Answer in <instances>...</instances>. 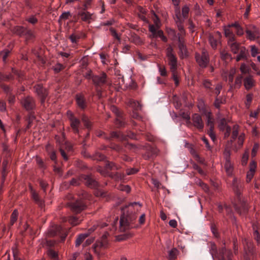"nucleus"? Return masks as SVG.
Masks as SVG:
<instances>
[{"mask_svg":"<svg viewBox=\"0 0 260 260\" xmlns=\"http://www.w3.org/2000/svg\"><path fill=\"white\" fill-rule=\"evenodd\" d=\"M175 23L179 31V32L177 34L179 55L181 58H186L189 55L184 40L186 32L183 25V20L180 17L179 11H176V19H175Z\"/></svg>","mask_w":260,"mask_h":260,"instance_id":"nucleus-1","label":"nucleus"},{"mask_svg":"<svg viewBox=\"0 0 260 260\" xmlns=\"http://www.w3.org/2000/svg\"><path fill=\"white\" fill-rule=\"evenodd\" d=\"M166 56L170 66V70L174 72L177 69V59L174 53V49L170 45L166 49Z\"/></svg>","mask_w":260,"mask_h":260,"instance_id":"nucleus-2","label":"nucleus"},{"mask_svg":"<svg viewBox=\"0 0 260 260\" xmlns=\"http://www.w3.org/2000/svg\"><path fill=\"white\" fill-rule=\"evenodd\" d=\"M196 61L202 68H206L209 62V58L207 51L205 49H203L201 54L196 53Z\"/></svg>","mask_w":260,"mask_h":260,"instance_id":"nucleus-3","label":"nucleus"},{"mask_svg":"<svg viewBox=\"0 0 260 260\" xmlns=\"http://www.w3.org/2000/svg\"><path fill=\"white\" fill-rule=\"evenodd\" d=\"M67 114L70 121V125L75 133H79V126L80 124V121L79 119L75 117L71 111H68Z\"/></svg>","mask_w":260,"mask_h":260,"instance_id":"nucleus-4","label":"nucleus"},{"mask_svg":"<svg viewBox=\"0 0 260 260\" xmlns=\"http://www.w3.org/2000/svg\"><path fill=\"white\" fill-rule=\"evenodd\" d=\"M92 80L93 84L96 86H101L106 83L107 75L103 73L99 75H93Z\"/></svg>","mask_w":260,"mask_h":260,"instance_id":"nucleus-5","label":"nucleus"},{"mask_svg":"<svg viewBox=\"0 0 260 260\" xmlns=\"http://www.w3.org/2000/svg\"><path fill=\"white\" fill-rule=\"evenodd\" d=\"M232 187L235 194L239 197L243 189V183L241 181L237 178L234 177L232 181Z\"/></svg>","mask_w":260,"mask_h":260,"instance_id":"nucleus-6","label":"nucleus"},{"mask_svg":"<svg viewBox=\"0 0 260 260\" xmlns=\"http://www.w3.org/2000/svg\"><path fill=\"white\" fill-rule=\"evenodd\" d=\"M61 234L60 239L61 241H63L67 234L63 231L62 228L60 225H56L54 227H53L52 229L49 231V235L53 236L55 235Z\"/></svg>","mask_w":260,"mask_h":260,"instance_id":"nucleus-7","label":"nucleus"},{"mask_svg":"<svg viewBox=\"0 0 260 260\" xmlns=\"http://www.w3.org/2000/svg\"><path fill=\"white\" fill-rule=\"evenodd\" d=\"M36 92L41 99L42 104L45 102L46 98L48 95V92L41 84H38L35 86Z\"/></svg>","mask_w":260,"mask_h":260,"instance_id":"nucleus-8","label":"nucleus"},{"mask_svg":"<svg viewBox=\"0 0 260 260\" xmlns=\"http://www.w3.org/2000/svg\"><path fill=\"white\" fill-rule=\"evenodd\" d=\"M192 121L194 127L199 130H202L204 128V122L201 116L198 114H194L192 116Z\"/></svg>","mask_w":260,"mask_h":260,"instance_id":"nucleus-9","label":"nucleus"},{"mask_svg":"<svg viewBox=\"0 0 260 260\" xmlns=\"http://www.w3.org/2000/svg\"><path fill=\"white\" fill-rule=\"evenodd\" d=\"M81 179L83 180L85 184L91 188H95L98 185V182L90 175H82Z\"/></svg>","mask_w":260,"mask_h":260,"instance_id":"nucleus-10","label":"nucleus"},{"mask_svg":"<svg viewBox=\"0 0 260 260\" xmlns=\"http://www.w3.org/2000/svg\"><path fill=\"white\" fill-rule=\"evenodd\" d=\"M21 102L22 106L27 110H31L35 107V102L31 97H25L21 100Z\"/></svg>","mask_w":260,"mask_h":260,"instance_id":"nucleus-11","label":"nucleus"},{"mask_svg":"<svg viewBox=\"0 0 260 260\" xmlns=\"http://www.w3.org/2000/svg\"><path fill=\"white\" fill-rule=\"evenodd\" d=\"M85 205L82 201H77L71 205L72 210L76 213L81 212L85 208Z\"/></svg>","mask_w":260,"mask_h":260,"instance_id":"nucleus-12","label":"nucleus"},{"mask_svg":"<svg viewBox=\"0 0 260 260\" xmlns=\"http://www.w3.org/2000/svg\"><path fill=\"white\" fill-rule=\"evenodd\" d=\"M236 70L235 68H232L229 72H225L222 76L226 81H228L229 83L233 82L234 80V77L236 74Z\"/></svg>","mask_w":260,"mask_h":260,"instance_id":"nucleus-13","label":"nucleus"},{"mask_svg":"<svg viewBox=\"0 0 260 260\" xmlns=\"http://www.w3.org/2000/svg\"><path fill=\"white\" fill-rule=\"evenodd\" d=\"M94 230V229H90L89 230L88 232L81 234L78 236V237L76 238V241H75V246L76 247L79 246L84 241V240L89 236L90 234L93 232Z\"/></svg>","mask_w":260,"mask_h":260,"instance_id":"nucleus-14","label":"nucleus"},{"mask_svg":"<svg viewBox=\"0 0 260 260\" xmlns=\"http://www.w3.org/2000/svg\"><path fill=\"white\" fill-rule=\"evenodd\" d=\"M189 10H190V9H189V8L188 7V6H187V5L184 6L182 8L181 15H182V18H181L179 9V8L176 9L175 11V16L174 17V20H175V19H176V11H179V14H180V17L184 21V20L186 19L188 17Z\"/></svg>","mask_w":260,"mask_h":260,"instance_id":"nucleus-15","label":"nucleus"},{"mask_svg":"<svg viewBox=\"0 0 260 260\" xmlns=\"http://www.w3.org/2000/svg\"><path fill=\"white\" fill-rule=\"evenodd\" d=\"M119 223L120 229L121 231H124L129 228V222L124 214L121 216Z\"/></svg>","mask_w":260,"mask_h":260,"instance_id":"nucleus-16","label":"nucleus"},{"mask_svg":"<svg viewBox=\"0 0 260 260\" xmlns=\"http://www.w3.org/2000/svg\"><path fill=\"white\" fill-rule=\"evenodd\" d=\"M255 81L252 76H249L244 79V85L246 89L249 90L254 86Z\"/></svg>","mask_w":260,"mask_h":260,"instance_id":"nucleus-17","label":"nucleus"},{"mask_svg":"<svg viewBox=\"0 0 260 260\" xmlns=\"http://www.w3.org/2000/svg\"><path fill=\"white\" fill-rule=\"evenodd\" d=\"M76 101L78 106L81 109H84L86 107V103L84 96L81 94H77Z\"/></svg>","mask_w":260,"mask_h":260,"instance_id":"nucleus-18","label":"nucleus"},{"mask_svg":"<svg viewBox=\"0 0 260 260\" xmlns=\"http://www.w3.org/2000/svg\"><path fill=\"white\" fill-rule=\"evenodd\" d=\"M224 36L228 39V41H232L235 40V35L231 28L228 26H224L223 27Z\"/></svg>","mask_w":260,"mask_h":260,"instance_id":"nucleus-19","label":"nucleus"},{"mask_svg":"<svg viewBox=\"0 0 260 260\" xmlns=\"http://www.w3.org/2000/svg\"><path fill=\"white\" fill-rule=\"evenodd\" d=\"M78 14L81 17V20L85 22H89V20L91 19L92 15L90 12L84 10L78 12Z\"/></svg>","mask_w":260,"mask_h":260,"instance_id":"nucleus-20","label":"nucleus"},{"mask_svg":"<svg viewBox=\"0 0 260 260\" xmlns=\"http://www.w3.org/2000/svg\"><path fill=\"white\" fill-rule=\"evenodd\" d=\"M207 118V125L209 127V128H214V119L212 116V113L210 112H207L205 114Z\"/></svg>","mask_w":260,"mask_h":260,"instance_id":"nucleus-21","label":"nucleus"},{"mask_svg":"<svg viewBox=\"0 0 260 260\" xmlns=\"http://www.w3.org/2000/svg\"><path fill=\"white\" fill-rule=\"evenodd\" d=\"M224 169L228 176H231L234 170V166L231 161H225Z\"/></svg>","mask_w":260,"mask_h":260,"instance_id":"nucleus-22","label":"nucleus"},{"mask_svg":"<svg viewBox=\"0 0 260 260\" xmlns=\"http://www.w3.org/2000/svg\"><path fill=\"white\" fill-rule=\"evenodd\" d=\"M228 45L230 46L231 51L235 54L238 52L239 50V44L234 41H228Z\"/></svg>","mask_w":260,"mask_h":260,"instance_id":"nucleus-23","label":"nucleus"},{"mask_svg":"<svg viewBox=\"0 0 260 260\" xmlns=\"http://www.w3.org/2000/svg\"><path fill=\"white\" fill-rule=\"evenodd\" d=\"M128 105L132 107L135 111L141 110L142 105L138 101L130 100L128 102Z\"/></svg>","mask_w":260,"mask_h":260,"instance_id":"nucleus-24","label":"nucleus"},{"mask_svg":"<svg viewBox=\"0 0 260 260\" xmlns=\"http://www.w3.org/2000/svg\"><path fill=\"white\" fill-rule=\"evenodd\" d=\"M46 151L50 155V157L52 160H55L56 159V153L54 151L52 145L50 144H48L46 147Z\"/></svg>","mask_w":260,"mask_h":260,"instance_id":"nucleus-25","label":"nucleus"},{"mask_svg":"<svg viewBox=\"0 0 260 260\" xmlns=\"http://www.w3.org/2000/svg\"><path fill=\"white\" fill-rule=\"evenodd\" d=\"M248 54V51L245 47H242L240 49V53L236 57V61H239V60L245 59L246 58Z\"/></svg>","mask_w":260,"mask_h":260,"instance_id":"nucleus-26","label":"nucleus"},{"mask_svg":"<svg viewBox=\"0 0 260 260\" xmlns=\"http://www.w3.org/2000/svg\"><path fill=\"white\" fill-rule=\"evenodd\" d=\"M26 28L23 26H17L14 27V31L17 35L22 36L24 35V34L26 31Z\"/></svg>","mask_w":260,"mask_h":260,"instance_id":"nucleus-27","label":"nucleus"},{"mask_svg":"<svg viewBox=\"0 0 260 260\" xmlns=\"http://www.w3.org/2000/svg\"><path fill=\"white\" fill-rule=\"evenodd\" d=\"M229 120L224 118H221L218 122V127L220 131H224L225 127L228 126L227 122Z\"/></svg>","mask_w":260,"mask_h":260,"instance_id":"nucleus-28","label":"nucleus"},{"mask_svg":"<svg viewBox=\"0 0 260 260\" xmlns=\"http://www.w3.org/2000/svg\"><path fill=\"white\" fill-rule=\"evenodd\" d=\"M31 196L35 201L40 206L43 205V202L39 198L37 193H36L32 188H31Z\"/></svg>","mask_w":260,"mask_h":260,"instance_id":"nucleus-29","label":"nucleus"},{"mask_svg":"<svg viewBox=\"0 0 260 260\" xmlns=\"http://www.w3.org/2000/svg\"><path fill=\"white\" fill-rule=\"evenodd\" d=\"M246 33L247 36V38L250 40H254L255 38L258 37V32L256 30L252 31L250 30H247Z\"/></svg>","mask_w":260,"mask_h":260,"instance_id":"nucleus-30","label":"nucleus"},{"mask_svg":"<svg viewBox=\"0 0 260 260\" xmlns=\"http://www.w3.org/2000/svg\"><path fill=\"white\" fill-rule=\"evenodd\" d=\"M198 108L201 112L204 114L206 113V107L204 101L203 100H200L198 104Z\"/></svg>","mask_w":260,"mask_h":260,"instance_id":"nucleus-31","label":"nucleus"},{"mask_svg":"<svg viewBox=\"0 0 260 260\" xmlns=\"http://www.w3.org/2000/svg\"><path fill=\"white\" fill-rule=\"evenodd\" d=\"M159 28V27H157L156 26L154 25H149V30L152 33V35L151 36L152 37H157L156 32L158 30Z\"/></svg>","mask_w":260,"mask_h":260,"instance_id":"nucleus-32","label":"nucleus"},{"mask_svg":"<svg viewBox=\"0 0 260 260\" xmlns=\"http://www.w3.org/2000/svg\"><path fill=\"white\" fill-rule=\"evenodd\" d=\"M124 121L122 115L117 117L115 120V124L118 127H121L124 125Z\"/></svg>","mask_w":260,"mask_h":260,"instance_id":"nucleus-33","label":"nucleus"},{"mask_svg":"<svg viewBox=\"0 0 260 260\" xmlns=\"http://www.w3.org/2000/svg\"><path fill=\"white\" fill-rule=\"evenodd\" d=\"M178 250L176 248L172 249L169 252V257L170 259H174L176 258Z\"/></svg>","mask_w":260,"mask_h":260,"instance_id":"nucleus-34","label":"nucleus"},{"mask_svg":"<svg viewBox=\"0 0 260 260\" xmlns=\"http://www.w3.org/2000/svg\"><path fill=\"white\" fill-rule=\"evenodd\" d=\"M26 21L32 24H35L38 22V19L36 15H30L26 18Z\"/></svg>","mask_w":260,"mask_h":260,"instance_id":"nucleus-35","label":"nucleus"},{"mask_svg":"<svg viewBox=\"0 0 260 260\" xmlns=\"http://www.w3.org/2000/svg\"><path fill=\"white\" fill-rule=\"evenodd\" d=\"M209 41L212 48H216L217 45V41L212 36H209Z\"/></svg>","mask_w":260,"mask_h":260,"instance_id":"nucleus-36","label":"nucleus"},{"mask_svg":"<svg viewBox=\"0 0 260 260\" xmlns=\"http://www.w3.org/2000/svg\"><path fill=\"white\" fill-rule=\"evenodd\" d=\"M180 115L184 119L187 120V123H190V113L187 112H181Z\"/></svg>","mask_w":260,"mask_h":260,"instance_id":"nucleus-37","label":"nucleus"},{"mask_svg":"<svg viewBox=\"0 0 260 260\" xmlns=\"http://www.w3.org/2000/svg\"><path fill=\"white\" fill-rule=\"evenodd\" d=\"M18 215V212L16 210H15L12 213L11 217V225L13 224L16 221Z\"/></svg>","mask_w":260,"mask_h":260,"instance_id":"nucleus-38","label":"nucleus"},{"mask_svg":"<svg viewBox=\"0 0 260 260\" xmlns=\"http://www.w3.org/2000/svg\"><path fill=\"white\" fill-rule=\"evenodd\" d=\"M223 157L225 161H231V151L228 148H225L223 152Z\"/></svg>","mask_w":260,"mask_h":260,"instance_id":"nucleus-39","label":"nucleus"},{"mask_svg":"<svg viewBox=\"0 0 260 260\" xmlns=\"http://www.w3.org/2000/svg\"><path fill=\"white\" fill-rule=\"evenodd\" d=\"M92 159L96 160L98 161L103 160L105 158V156L100 152H96L93 156H92Z\"/></svg>","mask_w":260,"mask_h":260,"instance_id":"nucleus-40","label":"nucleus"},{"mask_svg":"<svg viewBox=\"0 0 260 260\" xmlns=\"http://www.w3.org/2000/svg\"><path fill=\"white\" fill-rule=\"evenodd\" d=\"M80 39V37L75 34H72L69 37V39L73 44H76Z\"/></svg>","mask_w":260,"mask_h":260,"instance_id":"nucleus-41","label":"nucleus"},{"mask_svg":"<svg viewBox=\"0 0 260 260\" xmlns=\"http://www.w3.org/2000/svg\"><path fill=\"white\" fill-rule=\"evenodd\" d=\"M220 55L223 60H231L232 58L231 55L225 51H221Z\"/></svg>","mask_w":260,"mask_h":260,"instance_id":"nucleus-42","label":"nucleus"},{"mask_svg":"<svg viewBox=\"0 0 260 260\" xmlns=\"http://www.w3.org/2000/svg\"><path fill=\"white\" fill-rule=\"evenodd\" d=\"M248 157V151H246L243 154L241 160V163L243 166H245L247 164Z\"/></svg>","mask_w":260,"mask_h":260,"instance_id":"nucleus-43","label":"nucleus"},{"mask_svg":"<svg viewBox=\"0 0 260 260\" xmlns=\"http://www.w3.org/2000/svg\"><path fill=\"white\" fill-rule=\"evenodd\" d=\"M157 37H159L161 40L165 42H167L168 41V39L166 36L164 35V32L162 30L160 29H158L156 32Z\"/></svg>","mask_w":260,"mask_h":260,"instance_id":"nucleus-44","label":"nucleus"},{"mask_svg":"<svg viewBox=\"0 0 260 260\" xmlns=\"http://www.w3.org/2000/svg\"><path fill=\"white\" fill-rule=\"evenodd\" d=\"M71 16L70 12H64L59 16V21L68 19Z\"/></svg>","mask_w":260,"mask_h":260,"instance_id":"nucleus-45","label":"nucleus"},{"mask_svg":"<svg viewBox=\"0 0 260 260\" xmlns=\"http://www.w3.org/2000/svg\"><path fill=\"white\" fill-rule=\"evenodd\" d=\"M238 129L239 126L238 125H235L233 126V131L232 132V139L234 140L236 139L238 135Z\"/></svg>","mask_w":260,"mask_h":260,"instance_id":"nucleus-46","label":"nucleus"},{"mask_svg":"<svg viewBox=\"0 0 260 260\" xmlns=\"http://www.w3.org/2000/svg\"><path fill=\"white\" fill-rule=\"evenodd\" d=\"M223 103V100L222 98H221L220 97L216 98L215 99V102L214 103V105L216 108L219 109V108L220 107V105Z\"/></svg>","mask_w":260,"mask_h":260,"instance_id":"nucleus-47","label":"nucleus"},{"mask_svg":"<svg viewBox=\"0 0 260 260\" xmlns=\"http://www.w3.org/2000/svg\"><path fill=\"white\" fill-rule=\"evenodd\" d=\"M82 121L84 122V125L87 128H89L91 126L90 122L89 121L88 117H87L86 115H82Z\"/></svg>","mask_w":260,"mask_h":260,"instance_id":"nucleus-48","label":"nucleus"},{"mask_svg":"<svg viewBox=\"0 0 260 260\" xmlns=\"http://www.w3.org/2000/svg\"><path fill=\"white\" fill-rule=\"evenodd\" d=\"M106 167L110 170H117L118 169V167L113 162H108L107 163L106 165Z\"/></svg>","mask_w":260,"mask_h":260,"instance_id":"nucleus-49","label":"nucleus"},{"mask_svg":"<svg viewBox=\"0 0 260 260\" xmlns=\"http://www.w3.org/2000/svg\"><path fill=\"white\" fill-rule=\"evenodd\" d=\"M24 36H25L26 39H31L34 37V34L32 31L27 28L26 29V31Z\"/></svg>","mask_w":260,"mask_h":260,"instance_id":"nucleus-50","label":"nucleus"},{"mask_svg":"<svg viewBox=\"0 0 260 260\" xmlns=\"http://www.w3.org/2000/svg\"><path fill=\"white\" fill-rule=\"evenodd\" d=\"M63 69H64V66L59 63H56L53 67V70L56 73L59 72L60 71H61Z\"/></svg>","mask_w":260,"mask_h":260,"instance_id":"nucleus-51","label":"nucleus"},{"mask_svg":"<svg viewBox=\"0 0 260 260\" xmlns=\"http://www.w3.org/2000/svg\"><path fill=\"white\" fill-rule=\"evenodd\" d=\"M69 222L72 224L73 225H76L80 222V221H79L78 218H77L76 217L72 216L70 218Z\"/></svg>","mask_w":260,"mask_h":260,"instance_id":"nucleus-52","label":"nucleus"},{"mask_svg":"<svg viewBox=\"0 0 260 260\" xmlns=\"http://www.w3.org/2000/svg\"><path fill=\"white\" fill-rule=\"evenodd\" d=\"M110 31H111L112 36L119 42H120V36L116 32V30L113 28L111 27L110 28Z\"/></svg>","mask_w":260,"mask_h":260,"instance_id":"nucleus-53","label":"nucleus"},{"mask_svg":"<svg viewBox=\"0 0 260 260\" xmlns=\"http://www.w3.org/2000/svg\"><path fill=\"white\" fill-rule=\"evenodd\" d=\"M242 77L239 76L237 77L235 80V85L236 87H240L242 84Z\"/></svg>","mask_w":260,"mask_h":260,"instance_id":"nucleus-54","label":"nucleus"},{"mask_svg":"<svg viewBox=\"0 0 260 260\" xmlns=\"http://www.w3.org/2000/svg\"><path fill=\"white\" fill-rule=\"evenodd\" d=\"M258 148H259V145L258 143H255L253 145V148L252 149V152H251V156L252 157H255L256 154V153H257V151L258 149Z\"/></svg>","mask_w":260,"mask_h":260,"instance_id":"nucleus-55","label":"nucleus"},{"mask_svg":"<svg viewBox=\"0 0 260 260\" xmlns=\"http://www.w3.org/2000/svg\"><path fill=\"white\" fill-rule=\"evenodd\" d=\"M258 53V49L254 45L251 46V54L252 57H255Z\"/></svg>","mask_w":260,"mask_h":260,"instance_id":"nucleus-56","label":"nucleus"},{"mask_svg":"<svg viewBox=\"0 0 260 260\" xmlns=\"http://www.w3.org/2000/svg\"><path fill=\"white\" fill-rule=\"evenodd\" d=\"M213 129L214 128H209L208 134L211 140L214 142L216 140V135L213 131Z\"/></svg>","mask_w":260,"mask_h":260,"instance_id":"nucleus-57","label":"nucleus"},{"mask_svg":"<svg viewBox=\"0 0 260 260\" xmlns=\"http://www.w3.org/2000/svg\"><path fill=\"white\" fill-rule=\"evenodd\" d=\"M10 53L9 50H5L1 52L3 54V60L5 63L6 62L7 58Z\"/></svg>","mask_w":260,"mask_h":260,"instance_id":"nucleus-58","label":"nucleus"},{"mask_svg":"<svg viewBox=\"0 0 260 260\" xmlns=\"http://www.w3.org/2000/svg\"><path fill=\"white\" fill-rule=\"evenodd\" d=\"M240 71L243 74H246L249 72L248 67L244 63L241 64Z\"/></svg>","mask_w":260,"mask_h":260,"instance_id":"nucleus-59","label":"nucleus"},{"mask_svg":"<svg viewBox=\"0 0 260 260\" xmlns=\"http://www.w3.org/2000/svg\"><path fill=\"white\" fill-rule=\"evenodd\" d=\"M118 189L122 191H124L127 193H128L131 191V188L128 185H121L119 186Z\"/></svg>","mask_w":260,"mask_h":260,"instance_id":"nucleus-60","label":"nucleus"},{"mask_svg":"<svg viewBox=\"0 0 260 260\" xmlns=\"http://www.w3.org/2000/svg\"><path fill=\"white\" fill-rule=\"evenodd\" d=\"M222 88V86L220 83L217 84V85L215 87L214 91V93L216 96H218L220 94Z\"/></svg>","mask_w":260,"mask_h":260,"instance_id":"nucleus-61","label":"nucleus"},{"mask_svg":"<svg viewBox=\"0 0 260 260\" xmlns=\"http://www.w3.org/2000/svg\"><path fill=\"white\" fill-rule=\"evenodd\" d=\"M138 171V170L135 168L127 169L126 170V173L127 175H131L136 174Z\"/></svg>","mask_w":260,"mask_h":260,"instance_id":"nucleus-62","label":"nucleus"},{"mask_svg":"<svg viewBox=\"0 0 260 260\" xmlns=\"http://www.w3.org/2000/svg\"><path fill=\"white\" fill-rule=\"evenodd\" d=\"M48 255L51 258H53L54 259H58L57 257V253L52 250H50L48 251Z\"/></svg>","mask_w":260,"mask_h":260,"instance_id":"nucleus-63","label":"nucleus"},{"mask_svg":"<svg viewBox=\"0 0 260 260\" xmlns=\"http://www.w3.org/2000/svg\"><path fill=\"white\" fill-rule=\"evenodd\" d=\"M236 32L238 36H241L244 34V30L242 27L240 25H239L237 28H236Z\"/></svg>","mask_w":260,"mask_h":260,"instance_id":"nucleus-64","label":"nucleus"}]
</instances>
